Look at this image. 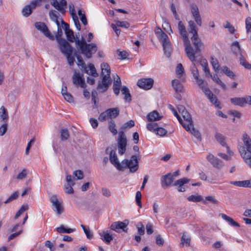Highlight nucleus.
I'll return each mask as SVG.
<instances>
[{
    "mask_svg": "<svg viewBox=\"0 0 251 251\" xmlns=\"http://www.w3.org/2000/svg\"><path fill=\"white\" fill-rule=\"evenodd\" d=\"M189 32L193 34L192 37L191 38L193 45L194 48L193 47V56H194V60L195 58L198 57L201 52V48L203 46V44L201 40L199 38L198 34V28L193 21H189L188 22Z\"/></svg>",
    "mask_w": 251,
    "mask_h": 251,
    "instance_id": "obj_1",
    "label": "nucleus"
},
{
    "mask_svg": "<svg viewBox=\"0 0 251 251\" xmlns=\"http://www.w3.org/2000/svg\"><path fill=\"white\" fill-rule=\"evenodd\" d=\"M76 46L81 53L88 59L91 58L92 55L95 53L98 50L96 44L87 43L83 37L81 39L76 40Z\"/></svg>",
    "mask_w": 251,
    "mask_h": 251,
    "instance_id": "obj_2",
    "label": "nucleus"
},
{
    "mask_svg": "<svg viewBox=\"0 0 251 251\" xmlns=\"http://www.w3.org/2000/svg\"><path fill=\"white\" fill-rule=\"evenodd\" d=\"M178 30L182 37L187 56L191 61H194L193 47L190 43L185 26L182 21H179L178 23Z\"/></svg>",
    "mask_w": 251,
    "mask_h": 251,
    "instance_id": "obj_3",
    "label": "nucleus"
},
{
    "mask_svg": "<svg viewBox=\"0 0 251 251\" xmlns=\"http://www.w3.org/2000/svg\"><path fill=\"white\" fill-rule=\"evenodd\" d=\"M158 29L159 30L160 35L158 37L162 44L164 54L167 57H169L170 56L172 51L171 42L168 35L160 28H158Z\"/></svg>",
    "mask_w": 251,
    "mask_h": 251,
    "instance_id": "obj_4",
    "label": "nucleus"
},
{
    "mask_svg": "<svg viewBox=\"0 0 251 251\" xmlns=\"http://www.w3.org/2000/svg\"><path fill=\"white\" fill-rule=\"evenodd\" d=\"M121 163L124 166V169L128 168L129 169L130 172L131 173H134L138 169V161L136 155H132L130 160L126 159H124L122 161Z\"/></svg>",
    "mask_w": 251,
    "mask_h": 251,
    "instance_id": "obj_5",
    "label": "nucleus"
},
{
    "mask_svg": "<svg viewBox=\"0 0 251 251\" xmlns=\"http://www.w3.org/2000/svg\"><path fill=\"white\" fill-rule=\"evenodd\" d=\"M127 145V140L126 135L123 131L119 132L118 138V152L120 154L123 155L126 151Z\"/></svg>",
    "mask_w": 251,
    "mask_h": 251,
    "instance_id": "obj_6",
    "label": "nucleus"
},
{
    "mask_svg": "<svg viewBox=\"0 0 251 251\" xmlns=\"http://www.w3.org/2000/svg\"><path fill=\"white\" fill-rule=\"evenodd\" d=\"M57 43L59 50L64 55L73 53V47L65 39L60 40Z\"/></svg>",
    "mask_w": 251,
    "mask_h": 251,
    "instance_id": "obj_7",
    "label": "nucleus"
},
{
    "mask_svg": "<svg viewBox=\"0 0 251 251\" xmlns=\"http://www.w3.org/2000/svg\"><path fill=\"white\" fill-rule=\"evenodd\" d=\"M239 151L245 162L251 168V146L246 148L241 146L239 149Z\"/></svg>",
    "mask_w": 251,
    "mask_h": 251,
    "instance_id": "obj_8",
    "label": "nucleus"
},
{
    "mask_svg": "<svg viewBox=\"0 0 251 251\" xmlns=\"http://www.w3.org/2000/svg\"><path fill=\"white\" fill-rule=\"evenodd\" d=\"M201 90L209 100L210 102L212 103L215 107L219 108L220 101L218 100L217 97L215 96L208 88L207 87V84H206L205 87H202Z\"/></svg>",
    "mask_w": 251,
    "mask_h": 251,
    "instance_id": "obj_9",
    "label": "nucleus"
},
{
    "mask_svg": "<svg viewBox=\"0 0 251 251\" xmlns=\"http://www.w3.org/2000/svg\"><path fill=\"white\" fill-rule=\"evenodd\" d=\"M111 83L110 77H108V74L102 76L101 82H99L97 87V90L101 93L106 91Z\"/></svg>",
    "mask_w": 251,
    "mask_h": 251,
    "instance_id": "obj_10",
    "label": "nucleus"
},
{
    "mask_svg": "<svg viewBox=\"0 0 251 251\" xmlns=\"http://www.w3.org/2000/svg\"><path fill=\"white\" fill-rule=\"evenodd\" d=\"M35 26L38 30L42 32L47 37L49 38L50 40H54V36L51 34L47 26L44 23L36 22L35 23Z\"/></svg>",
    "mask_w": 251,
    "mask_h": 251,
    "instance_id": "obj_11",
    "label": "nucleus"
},
{
    "mask_svg": "<svg viewBox=\"0 0 251 251\" xmlns=\"http://www.w3.org/2000/svg\"><path fill=\"white\" fill-rule=\"evenodd\" d=\"M190 9L195 21L199 26H201L202 25V20L198 7L195 4L192 3L190 5Z\"/></svg>",
    "mask_w": 251,
    "mask_h": 251,
    "instance_id": "obj_12",
    "label": "nucleus"
},
{
    "mask_svg": "<svg viewBox=\"0 0 251 251\" xmlns=\"http://www.w3.org/2000/svg\"><path fill=\"white\" fill-rule=\"evenodd\" d=\"M41 2V0H34L30 4L25 6L22 10L23 15L25 17H28L31 14L32 10L39 5Z\"/></svg>",
    "mask_w": 251,
    "mask_h": 251,
    "instance_id": "obj_13",
    "label": "nucleus"
},
{
    "mask_svg": "<svg viewBox=\"0 0 251 251\" xmlns=\"http://www.w3.org/2000/svg\"><path fill=\"white\" fill-rule=\"evenodd\" d=\"M109 160L111 163L119 171L124 170V166L119 162L116 151L114 150H112L110 151Z\"/></svg>",
    "mask_w": 251,
    "mask_h": 251,
    "instance_id": "obj_14",
    "label": "nucleus"
},
{
    "mask_svg": "<svg viewBox=\"0 0 251 251\" xmlns=\"http://www.w3.org/2000/svg\"><path fill=\"white\" fill-rule=\"evenodd\" d=\"M154 81L151 78H144L139 79L137 82V85L145 90H149L153 86Z\"/></svg>",
    "mask_w": 251,
    "mask_h": 251,
    "instance_id": "obj_15",
    "label": "nucleus"
},
{
    "mask_svg": "<svg viewBox=\"0 0 251 251\" xmlns=\"http://www.w3.org/2000/svg\"><path fill=\"white\" fill-rule=\"evenodd\" d=\"M72 80L73 83L76 86H79L83 88L86 86L83 75H81L79 73L75 71L72 76Z\"/></svg>",
    "mask_w": 251,
    "mask_h": 251,
    "instance_id": "obj_16",
    "label": "nucleus"
},
{
    "mask_svg": "<svg viewBox=\"0 0 251 251\" xmlns=\"http://www.w3.org/2000/svg\"><path fill=\"white\" fill-rule=\"evenodd\" d=\"M50 201L52 205L55 208V211L58 215L62 214L64 211V208L61 202L58 201L57 196L54 195L50 198Z\"/></svg>",
    "mask_w": 251,
    "mask_h": 251,
    "instance_id": "obj_17",
    "label": "nucleus"
},
{
    "mask_svg": "<svg viewBox=\"0 0 251 251\" xmlns=\"http://www.w3.org/2000/svg\"><path fill=\"white\" fill-rule=\"evenodd\" d=\"M206 159L215 168L219 169L223 166V161L212 154H209Z\"/></svg>",
    "mask_w": 251,
    "mask_h": 251,
    "instance_id": "obj_18",
    "label": "nucleus"
},
{
    "mask_svg": "<svg viewBox=\"0 0 251 251\" xmlns=\"http://www.w3.org/2000/svg\"><path fill=\"white\" fill-rule=\"evenodd\" d=\"M126 226L127 224L123 222L119 221L112 223L110 226V228L112 230L117 232H120L121 229H122L123 231L125 232H126L127 230Z\"/></svg>",
    "mask_w": 251,
    "mask_h": 251,
    "instance_id": "obj_19",
    "label": "nucleus"
},
{
    "mask_svg": "<svg viewBox=\"0 0 251 251\" xmlns=\"http://www.w3.org/2000/svg\"><path fill=\"white\" fill-rule=\"evenodd\" d=\"M174 180V178L171 177V173H168L162 176L161 185L164 188L170 186Z\"/></svg>",
    "mask_w": 251,
    "mask_h": 251,
    "instance_id": "obj_20",
    "label": "nucleus"
},
{
    "mask_svg": "<svg viewBox=\"0 0 251 251\" xmlns=\"http://www.w3.org/2000/svg\"><path fill=\"white\" fill-rule=\"evenodd\" d=\"M189 181V179L185 178V177H183L182 178H181V179H179L176 180L173 184V185L175 186H178L177 191L178 192H182L185 191V187L183 186V185L185 184L188 183Z\"/></svg>",
    "mask_w": 251,
    "mask_h": 251,
    "instance_id": "obj_21",
    "label": "nucleus"
},
{
    "mask_svg": "<svg viewBox=\"0 0 251 251\" xmlns=\"http://www.w3.org/2000/svg\"><path fill=\"white\" fill-rule=\"evenodd\" d=\"M183 118L185 122H183L181 119V122H179V123L187 131H188L190 130V127L192 126V125H193L191 116L190 114H188Z\"/></svg>",
    "mask_w": 251,
    "mask_h": 251,
    "instance_id": "obj_22",
    "label": "nucleus"
},
{
    "mask_svg": "<svg viewBox=\"0 0 251 251\" xmlns=\"http://www.w3.org/2000/svg\"><path fill=\"white\" fill-rule=\"evenodd\" d=\"M163 116L159 114L156 110H153L150 112L147 116L148 122H154L161 120Z\"/></svg>",
    "mask_w": 251,
    "mask_h": 251,
    "instance_id": "obj_23",
    "label": "nucleus"
},
{
    "mask_svg": "<svg viewBox=\"0 0 251 251\" xmlns=\"http://www.w3.org/2000/svg\"><path fill=\"white\" fill-rule=\"evenodd\" d=\"M230 184L238 187L251 188V180L231 181Z\"/></svg>",
    "mask_w": 251,
    "mask_h": 251,
    "instance_id": "obj_24",
    "label": "nucleus"
},
{
    "mask_svg": "<svg viewBox=\"0 0 251 251\" xmlns=\"http://www.w3.org/2000/svg\"><path fill=\"white\" fill-rule=\"evenodd\" d=\"M230 102L235 105L244 107L246 104V98H233L230 99Z\"/></svg>",
    "mask_w": 251,
    "mask_h": 251,
    "instance_id": "obj_25",
    "label": "nucleus"
},
{
    "mask_svg": "<svg viewBox=\"0 0 251 251\" xmlns=\"http://www.w3.org/2000/svg\"><path fill=\"white\" fill-rule=\"evenodd\" d=\"M191 238L187 232H183L181 238L180 244L183 247L184 245L189 247L190 245Z\"/></svg>",
    "mask_w": 251,
    "mask_h": 251,
    "instance_id": "obj_26",
    "label": "nucleus"
},
{
    "mask_svg": "<svg viewBox=\"0 0 251 251\" xmlns=\"http://www.w3.org/2000/svg\"><path fill=\"white\" fill-rule=\"evenodd\" d=\"M215 138L222 146L224 147L226 146V137L220 132H216L215 133Z\"/></svg>",
    "mask_w": 251,
    "mask_h": 251,
    "instance_id": "obj_27",
    "label": "nucleus"
},
{
    "mask_svg": "<svg viewBox=\"0 0 251 251\" xmlns=\"http://www.w3.org/2000/svg\"><path fill=\"white\" fill-rule=\"evenodd\" d=\"M0 118L3 121V123H7L9 116L7 110L3 106L0 108Z\"/></svg>",
    "mask_w": 251,
    "mask_h": 251,
    "instance_id": "obj_28",
    "label": "nucleus"
},
{
    "mask_svg": "<svg viewBox=\"0 0 251 251\" xmlns=\"http://www.w3.org/2000/svg\"><path fill=\"white\" fill-rule=\"evenodd\" d=\"M172 86L176 92H181L183 90V85L179 80L174 79L172 81Z\"/></svg>",
    "mask_w": 251,
    "mask_h": 251,
    "instance_id": "obj_29",
    "label": "nucleus"
},
{
    "mask_svg": "<svg viewBox=\"0 0 251 251\" xmlns=\"http://www.w3.org/2000/svg\"><path fill=\"white\" fill-rule=\"evenodd\" d=\"M107 111L110 120L116 118L119 115L120 112L119 109L118 108H109L107 109Z\"/></svg>",
    "mask_w": 251,
    "mask_h": 251,
    "instance_id": "obj_30",
    "label": "nucleus"
},
{
    "mask_svg": "<svg viewBox=\"0 0 251 251\" xmlns=\"http://www.w3.org/2000/svg\"><path fill=\"white\" fill-rule=\"evenodd\" d=\"M175 72L176 76L179 78H182L183 76L185 75L184 69L181 63L177 64Z\"/></svg>",
    "mask_w": 251,
    "mask_h": 251,
    "instance_id": "obj_31",
    "label": "nucleus"
},
{
    "mask_svg": "<svg viewBox=\"0 0 251 251\" xmlns=\"http://www.w3.org/2000/svg\"><path fill=\"white\" fill-rule=\"evenodd\" d=\"M231 50L233 52V53L235 55H237L238 53H239L240 55V53H241V48L240 46L239 43L238 42L236 41L233 42L231 46Z\"/></svg>",
    "mask_w": 251,
    "mask_h": 251,
    "instance_id": "obj_32",
    "label": "nucleus"
},
{
    "mask_svg": "<svg viewBox=\"0 0 251 251\" xmlns=\"http://www.w3.org/2000/svg\"><path fill=\"white\" fill-rule=\"evenodd\" d=\"M88 67L89 68V70L86 69H84L85 72L89 75H91L94 77H97L98 76V74L97 73V71L95 68V66L92 64H89L88 65Z\"/></svg>",
    "mask_w": 251,
    "mask_h": 251,
    "instance_id": "obj_33",
    "label": "nucleus"
},
{
    "mask_svg": "<svg viewBox=\"0 0 251 251\" xmlns=\"http://www.w3.org/2000/svg\"><path fill=\"white\" fill-rule=\"evenodd\" d=\"M99 234L101 237V239L106 244H109L113 240L112 235L104 231L100 233Z\"/></svg>",
    "mask_w": 251,
    "mask_h": 251,
    "instance_id": "obj_34",
    "label": "nucleus"
},
{
    "mask_svg": "<svg viewBox=\"0 0 251 251\" xmlns=\"http://www.w3.org/2000/svg\"><path fill=\"white\" fill-rule=\"evenodd\" d=\"M65 33L68 40L70 42L73 43L75 42L76 43V40L77 39H79L77 37L76 38L75 37L74 32L70 29L67 31H66Z\"/></svg>",
    "mask_w": 251,
    "mask_h": 251,
    "instance_id": "obj_35",
    "label": "nucleus"
},
{
    "mask_svg": "<svg viewBox=\"0 0 251 251\" xmlns=\"http://www.w3.org/2000/svg\"><path fill=\"white\" fill-rule=\"evenodd\" d=\"M101 73L102 76L104 75L108 74V77L110 76V68L109 65L106 63H103L101 64Z\"/></svg>",
    "mask_w": 251,
    "mask_h": 251,
    "instance_id": "obj_36",
    "label": "nucleus"
},
{
    "mask_svg": "<svg viewBox=\"0 0 251 251\" xmlns=\"http://www.w3.org/2000/svg\"><path fill=\"white\" fill-rule=\"evenodd\" d=\"M221 217L226 220V221L228 222L229 224L234 226H237L239 227L240 225L238 223L234 221L231 218H230L229 216H227L226 215L224 214H221Z\"/></svg>",
    "mask_w": 251,
    "mask_h": 251,
    "instance_id": "obj_37",
    "label": "nucleus"
},
{
    "mask_svg": "<svg viewBox=\"0 0 251 251\" xmlns=\"http://www.w3.org/2000/svg\"><path fill=\"white\" fill-rule=\"evenodd\" d=\"M200 56H201V54H200V52L199 56L198 57H196L195 59H196L197 58H198V57H199ZM196 61V60H195L194 61H192L193 62V63H192V65L191 66V72H192V74H193V77H194V78L197 79L198 77H199V72H198V70L197 67H196V64L194 63V61Z\"/></svg>",
    "mask_w": 251,
    "mask_h": 251,
    "instance_id": "obj_38",
    "label": "nucleus"
},
{
    "mask_svg": "<svg viewBox=\"0 0 251 251\" xmlns=\"http://www.w3.org/2000/svg\"><path fill=\"white\" fill-rule=\"evenodd\" d=\"M240 64L244 66L246 69L250 70L251 69V64H250L244 57L242 53H240L239 57Z\"/></svg>",
    "mask_w": 251,
    "mask_h": 251,
    "instance_id": "obj_39",
    "label": "nucleus"
},
{
    "mask_svg": "<svg viewBox=\"0 0 251 251\" xmlns=\"http://www.w3.org/2000/svg\"><path fill=\"white\" fill-rule=\"evenodd\" d=\"M121 92L122 94L125 95V100L126 101H130L131 100V95L129 93V91L127 87L126 86H123L122 88Z\"/></svg>",
    "mask_w": 251,
    "mask_h": 251,
    "instance_id": "obj_40",
    "label": "nucleus"
},
{
    "mask_svg": "<svg viewBox=\"0 0 251 251\" xmlns=\"http://www.w3.org/2000/svg\"><path fill=\"white\" fill-rule=\"evenodd\" d=\"M189 131L194 136H195L198 140L201 141V134L198 130L195 129L194 127V125L190 127Z\"/></svg>",
    "mask_w": 251,
    "mask_h": 251,
    "instance_id": "obj_41",
    "label": "nucleus"
},
{
    "mask_svg": "<svg viewBox=\"0 0 251 251\" xmlns=\"http://www.w3.org/2000/svg\"><path fill=\"white\" fill-rule=\"evenodd\" d=\"M56 231L58 233H70L75 231V229L66 228L63 225H61L59 227L56 228Z\"/></svg>",
    "mask_w": 251,
    "mask_h": 251,
    "instance_id": "obj_42",
    "label": "nucleus"
},
{
    "mask_svg": "<svg viewBox=\"0 0 251 251\" xmlns=\"http://www.w3.org/2000/svg\"><path fill=\"white\" fill-rule=\"evenodd\" d=\"M50 4L61 13L64 14L65 13V8L59 5V2L57 0H51Z\"/></svg>",
    "mask_w": 251,
    "mask_h": 251,
    "instance_id": "obj_43",
    "label": "nucleus"
},
{
    "mask_svg": "<svg viewBox=\"0 0 251 251\" xmlns=\"http://www.w3.org/2000/svg\"><path fill=\"white\" fill-rule=\"evenodd\" d=\"M242 140L245 148L251 146V139L249 136L246 133H244L242 136Z\"/></svg>",
    "mask_w": 251,
    "mask_h": 251,
    "instance_id": "obj_44",
    "label": "nucleus"
},
{
    "mask_svg": "<svg viewBox=\"0 0 251 251\" xmlns=\"http://www.w3.org/2000/svg\"><path fill=\"white\" fill-rule=\"evenodd\" d=\"M116 125L113 120H111L108 122V129L109 131L114 135L117 134V130L115 128Z\"/></svg>",
    "mask_w": 251,
    "mask_h": 251,
    "instance_id": "obj_45",
    "label": "nucleus"
},
{
    "mask_svg": "<svg viewBox=\"0 0 251 251\" xmlns=\"http://www.w3.org/2000/svg\"><path fill=\"white\" fill-rule=\"evenodd\" d=\"M212 80L217 83L218 84L220 85L223 89L224 90L226 89V85L221 80V79L218 77L217 75H212V77H210Z\"/></svg>",
    "mask_w": 251,
    "mask_h": 251,
    "instance_id": "obj_46",
    "label": "nucleus"
},
{
    "mask_svg": "<svg viewBox=\"0 0 251 251\" xmlns=\"http://www.w3.org/2000/svg\"><path fill=\"white\" fill-rule=\"evenodd\" d=\"M223 72L228 76L234 79L235 75L230 69L226 66H224L222 68Z\"/></svg>",
    "mask_w": 251,
    "mask_h": 251,
    "instance_id": "obj_47",
    "label": "nucleus"
},
{
    "mask_svg": "<svg viewBox=\"0 0 251 251\" xmlns=\"http://www.w3.org/2000/svg\"><path fill=\"white\" fill-rule=\"evenodd\" d=\"M75 55L78 61L77 65L78 66H81V69H86V65L85 62L83 61L82 57L76 53H75Z\"/></svg>",
    "mask_w": 251,
    "mask_h": 251,
    "instance_id": "obj_48",
    "label": "nucleus"
},
{
    "mask_svg": "<svg viewBox=\"0 0 251 251\" xmlns=\"http://www.w3.org/2000/svg\"><path fill=\"white\" fill-rule=\"evenodd\" d=\"M61 139L62 140H67L70 136L69 131L67 129H62L60 131Z\"/></svg>",
    "mask_w": 251,
    "mask_h": 251,
    "instance_id": "obj_49",
    "label": "nucleus"
},
{
    "mask_svg": "<svg viewBox=\"0 0 251 251\" xmlns=\"http://www.w3.org/2000/svg\"><path fill=\"white\" fill-rule=\"evenodd\" d=\"M78 14L80 17V19L82 23V24L86 25L87 24V20L86 17V15L85 13H82V11L81 9H79L78 11Z\"/></svg>",
    "mask_w": 251,
    "mask_h": 251,
    "instance_id": "obj_50",
    "label": "nucleus"
},
{
    "mask_svg": "<svg viewBox=\"0 0 251 251\" xmlns=\"http://www.w3.org/2000/svg\"><path fill=\"white\" fill-rule=\"evenodd\" d=\"M210 63L216 72L219 70L220 65L217 59L214 58L212 57H211Z\"/></svg>",
    "mask_w": 251,
    "mask_h": 251,
    "instance_id": "obj_51",
    "label": "nucleus"
},
{
    "mask_svg": "<svg viewBox=\"0 0 251 251\" xmlns=\"http://www.w3.org/2000/svg\"><path fill=\"white\" fill-rule=\"evenodd\" d=\"M158 127V125L156 123H151L147 125V128L148 130L151 131H154L156 132V130Z\"/></svg>",
    "mask_w": 251,
    "mask_h": 251,
    "instance_id": "obj_52",
    "label": "nucleus"
},
{
    "mask_svg": "<svg viewBox=\"0 0 251 251\" xmlns=\"http://www.w3.org/2000/svg\"><path fill=\"white\" fill-rule=\"evenodd\" d=\"M207 201H209L213 204H218L219 202L215 198L212 196H208L205 198V200L203 201L204 203L206 204Z\"/></svg>",
    "mask_w": 251,
    "mask_h": 251,
    "instance_id": "obj_53",
    "label": "nucleus"
},
{
    "mask_svg": "<svg viewBox=\"0 0 251 251\" xmlns=\"http://www.w3.org/2000/svg\"><path fill=\"white\" fill-rule=\"evenodd\" d=\"M187 200L190 201L198 202L202 200V198L201 196L191 195L187 198Z\"/></svg>",
    "mask_w": 251,
    "mask_h": 251,
    "instance_id": "obj_54",
    "label": "nucleus"
},
{
    "mask_svg": "<svg viewBox=\"0 0 251 251\" xmlns=\"http://www.w3.org/2000/svg\"><path fill=\"white\" fill-rule=\"evenodd\" d=\"M108 119H109V117L107 109L104 112L100 114L99 117V120L101 122L105 121L106 120H108Z\"/></svg>",
    "mask_w": 251,
    "mask_h": 251,
    "instance_id": "obj_55",
    "label": "nucleus"
},
{
    "mask_svg": "<svg viewBox=\"0 0 251 251\" xmlns=\"http://www.w3.org/2000/svg\"><path fill=\"white\" fill-rule=\"evenodd\" d=\"M28 209V206L27 205H23L21 208L18 210V211L16 213L14 218L17 219L24 212L27 210Z\"/></svg>",
    "mask_w": 251,
    "mask_h": 251,
    "instance_id": "obj_56",
    "label": "nucleus"
},
{
    "mask_svg": "<svg viewBox=\"0 0 251 251\" xmlns=\"http://www.w3.org/2000/svg\"><path fill=\"white\" fill-rule=\"evenodd\" d=\"M8 124L7 123H3L0 126V136L4 135L7 130Z\"/></svg>",
    "mask_w": 251,
    "mask_h": 251,
    "instance_id": "obj_57",
    "label": "nucleus"
},
{
    "mask_svg": "<svg viewBox=\"0 0 251 251\" xmlns=\"http://www.w3.org/2000/svg\"><path fill=\"white\" fill-rule=\"evenodd\" d=\"M72 54L73 53H69L68 54L65 55L68 62L70 66H73L74 65V62L75 61V58L72 56Z\"/></svg>",
    "mask_w": 251,
    "mask_h": 251,
    "instance_id": "obj_58",
    "label": "nucleus"
},
{
    "mask_svg": "<svg viewBox=\"0 0 251 251\" xmlns=\"http://www.w3.org/2000/svg\"><path fill=\"white\" fill-rule=\"evenodd\" d=\"M137 228L138 229V233L140 235H143L145 233V227L142 223H139L137 225Z\"/></svg>",
    "mask_w": 251,
    "mask_h": 251,
    "instance_id": "obj_59",
    "label": "nucleus"
},
{
    "mask_svg": "<svg viewBox=\"0 0 251 251\" xmlns=\"http://www.w3.org/2000/svg\"><path fill=\"white\" fill-rule=\"evenodd\" d=\"M141 198H142V194L141 193L140 191H137L136 193V202L137 204V205L140 207H142V203H141Z\"/></svg>",
    "mask_w": 251,
    "mask_h": 251,
    "instance_id": "obj_60",
    "label": "nucleus"
},
{
    "mask_svg": "<svg viewBox=\"0 0 251 251\" xmlns=\"http://www.w3.org/2000/svg\"><path fill=\"white\" fill-rule=\"evenodd\" d=\"M117 53H118V55L119 56H120V59L121 60L126 59L127 57V56L129 55V53L125 50L120 51L119 50H118Z\"/></svg>",
    "mask_w": 251,
    "mask_h": 251,
    "instance_id": "obj_61",
    "label": "nucleus"
},
{
    "mask_svg": "<svg viewBox=\"0 0 251 251\" xmlns=\"http://www.w3.org/2000/svg\"><path fill=\"white\" fill-rule=\"evenodd\" d=\"M121 85V81L120 77L116 75V76L114 78V83L113 87L120 88Z\"/></svg>",
    "mask_w": 251,
    "mask_h": 251,
    "instance_id": "obj_62",
    "label": "nucleus"
},
{
    "mask_svg": "<svg viewBox=\"0 0 251 251\" xmlns=\"http://www.w3.org/2000/svg\"><path fill=\"white\" fill-rule=\"evenodd\" d=\"M27 174V170L24 169L20 173L18 174V175L17 176V178L18 179H23L24 178H25L26 177Z\"/></svg>",
    "mask_w": 251,
    "mask_h": 251,
    "instance_id": "obj_63",
    "label": "nucleus"
},
{
    "mask_svg": "<svg viewBox=\"0 0 251 251\" xmlns=\"http://www.w3.org/2000/svg\"><path fill=\"white\" fill-rule=\"evenodd\" d=\"M74 175L77 179H82L84 176L83 172L80 170L74 171Z\"/></svg>",
    "mask_w": 251,
    "mask_h": 251,
    "instance_id": "obj_64",
    "label": "nucleus"
}]
</instances>
